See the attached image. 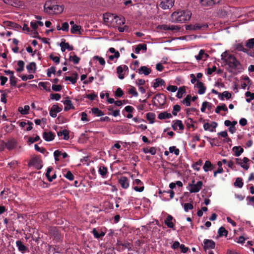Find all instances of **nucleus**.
<instances>
[{
  "mask_svg": "<svg viewBox=\"0 0 254 254\" xmlns=\"http://www.w3.org/2000/svg\"><path fill=\"white\" fill-rule=\"evenodd\" d=\"M191 15V13L189 10L175 11L171 15V21L174 23L184 22L189 20Z\"/></svg>",
  "mask_w": 254,
  "mask_h": 254,
  "instance_id": "1",
  "label": "nucleus"
},
{
  "mask_svg": "<svg viewBox=\"0 0 254 254\" xmlns=\"http://www.w3.org/2000/svg\"><path fill=\"white\" fill-rule=\"evenodd\" d=\"M225 62L230 67L233 68H239V66L240 65V62L235 57L232 55H229L227 59L225 60Z\"/></svg>",
  "mask_w": 254,
  "mask_h": 254,
  "instance_id": "2",
  "label": "nucleus"
},
{
  "mask_svg": "<svg viewBox=\"0 0 254 254\" xmlns=\"http://www.w3.org/2000/svg\"><path fill=\"white\" fill-rule=\"evenodd\" d=\"M246 46L248 51L247 54L251 57H254V49L252 51L251 50L254 47V38H252L247 41Z\"/></svg>",
  "mask_w": 254,
  "mask_h": 254,
  "instance_id": "3",
  "label": "nucleus"
},
{
  "mask_svg": "<svg viewBox=\"0 0 254 254\" xmlns=\"http://www.w3.org/2000/svg\"><path fill=\"white\" fill-rule=\"evenodd\" d=\"M207 24H201L199 23H196L195 24H190L186 26L187 30H190L193 31H197L203 30L207 27Z\"/></svg>",
  "mask_w": 254,
  "mask_h": 254,
  "instance_id": "4",
  "label": "nucleus"
},
{
  "mask_svg": "<svg viewBox=\"0 0 254 254\" xmlns=\"http://www.w3.org/2000/svg\"><path fill=\"white\" fill-rule=\"evenodd\" d=\"M166 96L163 94H158L154 97V99L156 101L154 102V104L156 106L163 105L166 102Z\"/></svg>",
  "mask_w": 254,
  "mask_h": 254,
  "instance_id": "5",
  "label": "nucleus"
},
{
  "mask_svg": "<svg viewBox=\"0 0 254 254\" xmlns=\"http://www.w3.org/2000/svg\"><path fill=\"white\" fill-rule=\"evenodd\" d=\"M189 187L190 189L189 190L190 193L197 192L201 189L202 186V182L201 181H198L196 184H189Z\"/></svg>",
  "mask_w": 254,
  "mask_h": 254,
  "instance_id": "6",
  "label": "nucleus"
},
{
  "mask_svg": "<svg viewBox=\"0 0 254 254\" xmlns=\"http://www.w3.org/2000/svg\"><path fill=\"white\" fill-rule=\"evenodd\" d=\"M42 161L37 156L33 157L29 163V165L34 166L37 169H40L42 168Z\"/></svg>",
  "mask_w": 254,
  "mask_h": 254,
  "instance_id": "7",
  "label": "nucleus"
},
{
  "mask_svg": "<svg viewBox=\"0 0 254 254\" xmlns=\"http://www.w3.org/2000/svg\"><path fill=\"white\" fill-rule=\"evenodd\" d=\"M174 1V0H163L160 2L159 6L163 9H170L173 7Z\"/></svg>",
  "mask_w": 254,
  "mask_h": 254,
  "instance_id": "8",
  "label": "nucleus"
},
{
  "mask_svg": "<svg viewBox=\"0 0 254 254\" xmlns=\"http://www.w3.org/2000/svg\"><path fill=\"white\" fill-rule=\"evenodd\" d=\"M215 247V243L211 240L205 239L203 242V249L206 251V250L214 249Z\"/></svg>",
  "mask_w": 254,
  "mask_h": 254,
  "instance_id": "9",
  "label": "nucleus"
},
{
  "mask_svg": "<svg viewBox=\"0 0 254 254\" xmlns=\"http://www.w3.org/2000/svg\"><path fill=\"white\" fill-rule=\"evenodd\" d=\"M221 0H200V3L203 6H212L220 2Z\"/></svg>",
  "mask_w": 254,
  "mask_h": 254,
  "instance_id": "10",
  "label": "nucleus"
},
{
  "mask_svg": "<svg viewBox=\"0 0 254 254\" xmlns=\"http://www.w3.org/2000/svg\"><path fill=\"white\" fill-rule=\"evenodd\" d=\"M62 110V108L59 107L58 105H54L50 111V115L51 117L55 118L57 117V114L60 112Z\"/></svg>",
  "mask_w": 254,
  "mask_h": 254,
  "instance_id": "11",
  "label": "nucleus"
},
{
  "mask_svg": "<svg viewBox=\"0 0 254 254\" xmlns=\"http://www.w3.org/2000/svg\"><path fill=\"white\" fill-rule=\"evenodd\" d=\"M43 137L47 141L53 140L55 138V135L51 131H44L43 133Z\"/></svg>",
  "mask_w": 254,
  "mask_h": 254,
  "instance_id": "12",
  "label": "nucleus"
},
{
  "mask_svg": "<svg viewBox=\"0 0 254 254\" xmlns=\"http://www.w3.org/2000/svg\"><path fill=\"white\" fill-rule=\"evenodd\" d=\"M110 17L111 18H114L115 20V22L117 25H123L125 23V19L124 17H120L117 16H115L114 14H110Z\"/></svg>",
  "mask_w": 254,
  "mask_h": 254,
  "instance_id": "13",
  "label": "nucleus"
},
{
  "mask_svg": "<svg viewBox=\"0 0 254 254\" xmlns=\"http://www.w3.org/2000/svg\"><path fill=\"white\" fill-rule=\"evenodd\" d=\"M119 182L124 189H127L129 186V183L127 177L123 176L119 180Z\"/></svg>",
  "mask_w": 254,
  "mask_h": 254,
  "instance_id": "14",
  "label": "nucleus"
},
{
  "mask_svg": "<svg viewBox=\"0 0 254 254\" xmlns=\"http://www.w3.org/2000/svg\"><path fill=\"white\" fill-rule=\"evenodd\" d=\"M64 104L66 105L64 108V110L65 111H67L71 109H74V107L72 105V102L69 100L68 97H66L65 101L64 102Z\"/></svg>",
  "mask_w": 254,
  "mask_h": 254,
  "instance_id": "15",
  "label": "nucleus"
},
{
  "mask_svg": "<svg viewBox=\"0 0 254 254\" xmlns=\"http://www.w3.org/2000/svg\"><path fill=\"white\" fill-rule=\"evenodd\" d=\"M17 145L16 141L14 139H11L6 142V148L9 150L14 149Z\"/></svg>",
  "mask_w": 254,
  "mask_h": 254,
  "instance_id": "16",
  "label": "nucleus"
},
{
  "mask_svg": "<svg viewBox=\"0 0 254 254\" xmlns=\"http://www.w3.org/2000/svg\"><path fill=\"white\" fill-rule=\"evenodd\" d=\"M51 235L54 237V239L57 241H59L61 239V234L59 232L56 228L53 229L51 231Z\"/></svg>",
  "mask_w": 254,
  "mask_h": 254,
  "instance_id": "17",
  "label": "nucleus"
},
{
  "mask_svg": "<svg viewBox=\"0 0 254 254\" xmlns=\"http://www.w3.org/2000/svg\"><path fill=\"white\" fill-rule=\"evenodd\" d=\"M139 74H144L145 75H147L151 72V69L150 68H148L145 66H142L139 69H138Z\"/></svg>",
  "mask_w": 254,
  "mask_h": 254,
  "instance_id": "18",
  "label": "nucleus"
},
{
  "mask_svg": "<svg viewBox=\"0 0 254 254\" xmlns=\"http://www.w3.org/2000/svg\"><path fill=\"white\" fill-rule=\"evenodd\" d=\"M196 86L199 89L198 93L199 94H203L204 93L206 88L202 82L197 81V83L196 84Z\"/></svg>",
  "mask_w": 254,
  "mask_h": 254,
  "instance_id": "19",
  "label": "nucleus"
},
{
  "mask_svg": "<svg viewBox=\"0 0 254 254\" xmlns=\"http://www.w3.org/2000/svg\"><path fill=\"white\" fill-rule=\"evenodd\" d=\"M60 46L61 47L62 52H64L65 49H67L69 51H72L73 49L72 46H70L68 43H65L64 42H62L60 43Z\"/></svg>",
  "mask_w": 254,
  "mask_h": 254,
  "instance_id": "20",
  "label": "nucleus"
},
{
  "mask_svg": "<svg viewBox=\"0 0 254 254\" xmlns=\"http://www.w3.org/2000/svg\"><path fill=\"white\" fill-rule=\"evenodd\" d=\"M173 218L171 215H168L164 221V223L167 226L168 228H173L174 225L172 222Z\"/></svg>",
  "mask_w": 254,
  "mask_h": 254,
  "instance_id": "21",
  "label": "nucleus"
},
{
  "mask_svg": "<svg viewBox=\"0 0 254 254\" xmlns=\"http://www.w3.org/2000/svg\"><path fill=\"white\" fill-rule=\"evenodd\" d=\"M178 127H179L180 130H183L184 129V126L182 124V121L180 120H176L172 125V127L174 130H177Z\"/></svg>",
  "mask_w": 254,
  "mask_h": 254,
  "instance_id": "22",
  "label": "nucleus"
},
{
  "mask_svg": "<svg viewBox=\"0 0 254 254\" xmlns=\"http://www.w3.org/2000/svg\"><path fill=\"white\" fill-rule=\"evenodd\" d=\"M26 68L29 73H34L36 69V64L34 62H31L27 65Z\"/></svg>",
  "mask_w": 254,
  "mask_h": 254,
  "instance_id": "23",
  "label": "nucleus"
},
{
  "mask_svg": "<svg viewBox=\"0 0 254 254\" xmlns=\"http://www.w3.org/2000/svg\"><path fill=\"white\" fill-rule=\"evenodd\" d=\"M55 2L54 1H52L51 0H49L46 2L44 5V10L46 12H48V10H51L53 7V6L54 5Z\"/></svg>",
  "mask_w": 254,
  "mask_h": 254,
  "instance_id": "24",
  "label": "nucleus"
},
{
  "mask_svg": "<svg viewBox=\"0 0 254 254\" xmlns=\"http://www.w3.org/2000/svg\"><path fill=\"white\" fill-rule=\"evenodd\" d=\"M53 7L51 10H54V12L56 13H61L64 8L63 5H59L56 4V3L53 6Z\"/></svg>",
  "mask_w": 254,
  "mask_h": 254,
  "instance_id": "25",
  "label": "nucleus"
},
{
  "mask_svg": "<svg viewBox=\"0 0 254 254\" xmlns=\"http://www.w3.org/2000/svg\"><path fill=\"white\" fill-rule=\"evenodd\" d=\"M235 49L236 50H238L239 51H242L244 53H246L247 54L248 53L247 49L246 48H245L244 46L241 43H237L235 45Z\"/></svg>",
  "mask_w": 254,
  "mask_h": 254,
  "instance_id": "26",
  "label": "nucleus"
},
{
  "mask_svg": "<svg viewBox=\"0 0 254 254\" xmlns=\"http://www.w3.org/2000/svg\"><path fill=\"white\" fill-rule=\"evenodd\" d=\"M16 244L19 251L22 253H24L27 249V247L23 244L21 241H17L16 243Z\"/></svg>",
  "mask_w": 254,
  "mask_h": 254,
  "instance_id": "27",
  "label": "nucleus"
},
{
  "mask_svg": "<svg viewBox=\"0 0 254 254\" xmlns=\"http://www.w3.org/2000/svg\"><path fill=\"white\" fill-rule=\"evenodd\" d=\"M236 156H239L243 152L244 149L241 146H235L232 148Z\"/></svg>",
  "mask_w": 254,
  "mask_h": 254,
  "instance_id": "28",
  "label": "nucleus"
},
{
  "mask_svg": "<svg viewBox=\"0 0 254 254\" xmlns=\"http://www.w3.org/2000/svg\"><path fill=\"white\" fill-rule=\"evenodd\" d=\"M171 114L168 113L166 112H162L158 115V118L160 120L169 119L171 118Z\"/></svg>",
  "mask_w": 254,
  "mask_h": 254,
  "instance_id": "29",
  "label": "nucleus"
},
{
  "mask_svg": "<svg viewBox=\"0 0 254 254\" xmlns=\"http://www.w3.org/2000/svg\"><path fill=\"white\" fill-rule=\"evenodd\" d=\"M141 50L145 52L147 50V46L145 44H139L135 49V52L138 54Z\"/></svg>",
  "mask_w": 254,
  "mask_h": 254,
  "instance_id": "30",
  "label": "nucleus"
},
{
  "mask_svg": "<svg viewBox=\"0 0 254 254\" xmlns=\"http://www.w3.org/2000/svg\"><path fill=\"white\" fill-rule=\"evenodd\" d=\"M64 135V139L65 140H67L69 139V133L68 131L66 129H64L63 131H59L58 132V135L61 136L62 135Z\"/></svg>",
  "mask_w": 254,
  "mask_h": 254,
  "instance_id": "31",
  "label": "nucleus"
},
{
  "mask_svg": "<svg viewBox=\"0 0 254 254\" xmlns=\"http://www.w3.org/2000/svg\"><path fill=\"white\" fill-rule=\"evenodd\" d=\"M30 109V107L28 105H25L24 107V108L22 107H19L18 111L20 112V113L22 115H26L28 113V111Z\"/></svg>",
  "mask_w": 254,
  "mask_h": 254,
  "instance_id": "32",
  "label": "nucleus"
},
{
  "mask_svg": "<svg viewBox=\"0 0 254 254\" xmlns=\"http://www.w3.org/2000/svg\"><path fill=\"white\" fill-rule=\"evenodd\" d=\"M219 97L221 98V100H224V97H225L227 99H229L231 98V94L229 92L225 91L222 93H219Z\"/></svg>",
  "mask_w": 254,
  "mask_h": 254,
  "instance_id": "33",
  "label": "nucleus"
},
{
  "mask_svg": "<svg viewBox=\"0 0 254 254\" xmlns=\"http://www.w3.org/2000/svg\"><path fill=\"white\" fill-rule=\"evenodd\" d=\"M203 168L205 172H207L209 170L213 169L212 165L209 161H206Z\"/></svg>",
  "mask_w": 254,
  "mask_h": 254,
  "instance_id": "34",
  "label": "nucleus"
},
{
  "mask_svg": "<svg viewBox=\"0 0 254 254\" xmlns=\"http://www.w3.org/2000/svg\"><path fill=\"white\" fill-rule=\"evenodd\" d=\"M221 110H223L225 112L228 111V109L225 104H223L221 106H218L215 109V112L217 114L220 113Z\"/></svg>",
  "mask_w": 254,
  "mask_h": 254,
  "instance_id": "35",
  "label": "nucleus"
},
{
  "mask_svg": "<svg viewBox=\"0 0 254 254\" xmlns=\"http://www.w3.org/2000/svg\"><path fill=\"white\" fill-rule=\"evenodd\" d=\"M186 92L185 87H180L177 95V97L180 99L183 97V94Z\"/></svg>",
  "mask_w": 254,
  "mask_h": 254,
  "instance_id": "36",
  "label": "nucleus"
},
{
  "mask_svg": "<svg viewBox=\"0 0 254 254\" xmlns=\"http://www.w3.org/2000/svg\"><path fill=\"white\" fill-rule=\"evenodd\" d=\"M218 234L220 237L223 236L226 237L228 235V231L225 229V228L221 227L218 230Z\"/></svg>",
  "mask_w": 254,
  "mask_h": 254,
  "instance_id": "37",
  "label": "nucleus"
},
{
  "mask_svg": "<svg viewBox=\"0 0 254 254\" xmlns=\"http://www.w3.org/2000/svg\"><path fill=\"white\" fill-rule=\"evenodd\" d=\"M236 162L237 164L241 165L243 168L246 170H248L249 168V166L247 164H243L241 159L240 158H236Z\"/></svg>",
  "mask_w": 254,
  "mask_h": 254,
  "instance_id": "38",
  "label": "nucleus"
},
{
  "mask_svg": "<svg viewBox=\"0 0 254 254\" xmlns=\"http://www.w3.org/2000/svg\"><path fill=\"white\" fill-rule=\"evenodd\" d=\"M155 115L154 113H148L146 114V118L151 124L154 123V120L155 119Z\"/></svg>",
  "mask_w": 254,
  "mask_h": 254,
  "instance_id": "39",
  "label": "nucleus"
},
{
  "mask_svg": "<svg viewBox=\"0 0 254 254\" xmlns=\"http://www.w3.org/2000/svg\"><path fill=\"white\" fill-rule=\"evenodd\" d=\"M165 81L161 78H158L155 79V82L154 83L153 87L154 88L158 87L159 85H163Z\"/></svg>",
  "mask_w": 254,
  "mask_h": 254,
  "instance_id": "40",
  "label": "nucleus"
},
{
  "mask_svg": "<svg viewBox=\"0 0 254 254\" xmlns=\"http://www.w3.org/2000/svg\"><path fill=\"white\" fill-rule=\"evenodd\" d=\"M18 68L16 69V71L18 72H20L24 69V63L22 61H19L17 63Z\"/></svg>",
  "mask_w": 254,
  "mask_h": 254,
  "instance_id": "41",
  "label": "nucleus"
},
{
  "mask_svg": "<svg viewBox=\"0 0 254 254\" xmlns=\"http://www.w3.org/2000/svg\"><path fill=\"white\" fill-rule=\"evenodd\" d=\"M93 114L96 115L97 116H102L104 115L103 112L97 108H93L92 109Z\"/></svg>",
  "mask_w": 254,
  "mask_h": 254,
  "instance_id": "42",
  "label": "nucleus"
},
{
  "mask_svg": "<svg viewBox=\"0 0 254 254\" xmlns=\"http://www.w3.org/2000/svg\"><path fill=\"white\" fill-rule=\"evenodd\" d=\"M81 27L79 25H73L72 28H71V33L72 34H74L77 33V32H80V30Z\"/></svg>",
  "mask_w": 254,
  "mask_h": 254,
  "instance_id": "43",
  "label": "nucleus"
},
{
  "mask_svg": "<svg viewBox=\"0 0 254 254\" xmlns=\"http://www.w3.org/2000/svg\"><path fill=\"white\" fill-rule=\"evenodd\" d=\"M245 96L247 97H250V98H247L246 99V101L248 102H250L251 100L254 99V93H251L249 91H247L245 93Z\"/></svg>",
  "mask_w": 254,
  "mask_h": 254,
  "instance_id": "44",
  "label": "nucleus"
},
{
  "mask_svg": "<svg viewBox=\"0 0 254 254\" xmlns=\"http://www.w3.org/2000/svg\"><path fill=\"white\" fill-rule=\"evenodd\" d=\"M191 96L190 95H188L187 97L183 100V102L187 106H190V100Z\"/></svg>",
  "mask_w": 254,
  "mask_h": 254,
  "instance_id": "45",
  "label": "nucleus"
},
{
  "mask_svg": "<svg viewBox=\"0 0 254 254\" xmlns=\"http://www.w3.org/2000/svg\"><path fill=\"white\" fill-rule=\"evenodd\" d=\"M234 185H235V186L238 187L240 188H242V187L243 186V183L242 182V179L240 178H237V179L234 183Z\"/></svg>",
  "mask_w": 254,
  "mask_h": 254,
  "instance_id": "46",
  "label": "nucleus"
},
{
  "mask_svg": "<svg viewBox=\"0 0 254 254\" xmlns=\"http://www.w3.org/2000/svg\"><path fill=\"white\" fill-rule=\"evenodd\" d=\"M99 172L100 174L102 176H104L106 175V174L107 173V168L104 166L100 167L99 168Z\"/></svg>",
  "mask_w": 254,
  "mask_h": 254,
  "instance_id": "47",
  "label": "nucleus"
},
{
  "mask_svg": "<svg viewBox=\"0 0 254 254\" xmlns=\"http://www.w3.org/2000/svg\"><path fill=\"white\" fill-rule=\"evenodd\" d=\"M181 110V107L179 105H175L173 107V110L172 111V114L174 116L177 115V112H179Z\"/></svg>",
  "mask_w": 254,
  "mask_h": 254,
  "instance_id": "48",
  "label": "nucleus"
},
{
  "mask_svg": "<svg viewBox=\"0 0 254 254\" xmlns=\"http://www.w3.org/2000/svg\"><path fill=\"white\" fill-rule=\"evenodd\" d=\"M202 164V161L201 160H199L192 165V167L194 169L199 171L200 169L199 166H201Z\"/></svg>",
  "mask_w": 254,
  "mask_h": 254,
  "instance_id": "49",
  "label": "nucleus"
},
{
  "mask_svg": "<svg viewBox=\"0 0 254 254\" xmlns=\"http://www.w3.org/2000/svg\"><path fill=\"white\" fill-rule=\"evenodd\" d=\"M69 60L72 61L75 64H77L79 63L80 58L76 55H74L73 56H70Z\"/></svg>",
  "mask_w": 254,
  "mask_h": 254,
  "instance_id": "50",
  "label": "nucleus"
},
{
  "mask_svg": "<svg viewBox=\"0 0 254 254\" xmlns=\"http://www.w3.org/2000/svg\"><path fill=\"white\" fill-rule=\"evenodd\" d=\"M193 208V205L191 203H186L184 204V209L185 211L188 212L189 210H191Z\"/></svg>",
  "mask_w": 254,
  "mask_h": 254,
  "instance_id": "51",
  "label": "nucleus"
},
{
  "mask_svg": "<svg viewBox=\"0 0 254 254\" xmlns=\"http://www.w3.org/2000/svg\"><path fill=\"white\" fill-rule=\"evenodd\" d=\"M169 151L171 153L174 152L176 155H178L180 153V150L179 149L176 148L175 146L170 147Z\"/></svg>",
  "mask_w": 254,
  "mask_h": 254,
  "instance_id": "52",
  "label": "nucleus"
},
{
  "mask_svg": "<svg viewBox=\"0 0 254 254\" xmlns=\"http://www.w3.org/2000/svg\"><path fill=\"white\" fill-rule=\"evenodd\" d=\"M94 59L98 60L101 65H104L105 64V61L103 58L96 56L94 57Z\"/></svg>",
  "mask_w": 254,
  "mask_h": 254,
  "instance_id": "53",
  "label": "nucleus"
},
{
  "mask_svg": "<svg viewBox=\"0 0 254 254\" xmlns=\"http://www.w3.org/2000/svg\"><path fill=\"white\" fill-rule=\"evenodd\" d=\"M204 55H205L204 51L203 50H201L199 51L198 55L197 56H195V58L197 60H200L203 59V56Z\"/></svg>",
  "mask_w": 254,
  "mask_h": 254,
  "instance_id": "54",
  "label": "nucleus"
},
{
  "mask_svg": "<svg viewBox=\"0 0 254 254\" xmlns=\"http://www.w3.org/2000/svg\"><path fill=\"white\" fill-rule=\"evenodd\" d=\"M61 97V95L58 93L50 94V98L52 100L55 99L57 101H58L60 99Z\"/></svg>",
  "mask_w": 254,
  "mask_h": 254,
  "instance_id": "55",
  "label": "nucleus"
},
{
  "mask_svg": "<svg viewBox=\"0 0 254 254\" xmlns=\"http://www.w3.org/2000/svg\"><path fill=\"white\" fill-rule=\"evenodd\" d=\"M10 83L13 86H15L16 85V78L13 75H11L10 77Z\"/></svg>",
  "mask_w": 254,
  "mask_h": 254,
  "instance_id": "56",
  "label": "nucleus"
},
{
  "mask_svg": "<svg viewBox=\"0 0 254 254\" xmlns=\"http://www.w3.org/2000/svg\"><path fill=\"white\" fill-rule=\"evenodd\" d=\"M50 59L56 64H59L60 61V59L59 57H54L53 54L50 55Z\"/></svg>",
  "mask_w": 254,
  "mask_h": 254,
  "instance_id": "57",
  "label": "nucleus"
},
{
  "mask_svg": "<svg viewBox=\"0 0 254 254\" xmlns=\"http://www.w3.org/2000/svg\"><path fill=\"white\" fill-rule=\"evenodd\" d=\"M40 137L38 135H36L34 138L29 137L28 138V142L30 143H33L36 141H38Z\"/></svg>",
  "mask_w": 254,
  "mask_h": 254,
  "instance_id": "58",
  "label": "nucleus"
},
{
  "mask_svg": "<svg viewBox=\"0 0 254 254\" xmlns=\"http://www.w3.org/2000/svg\"><path fill=\"white\" fill-rule=\"evenodd\" d=\"M52 88L55 91H60L62 89V86L61 85L54 84L52 85Z\"/></svg>",
  "mask_w": 254,
  "mask_h": 254,
  "instance_id": "59",
  "label": "nucleus"
},
{
  "mask_svg": "<svg viewBox=\"0 0 254 254\" xmlns=\"http://www.w3.org/2000/svg\"><path fill=\"white\" fill-rule=\"evenodd\" d=\"M56 72V69H55V67H54V66H52L50 68L48 69V72H47V76L48 77H51V73H54L55 74Z\"/></svg>",
  "mask_w": 254,
  "mask_h": 254,
  "instance_id": "60",
  "label": "nucleus"
},
{
  "mask_svg": "<svg viewBox=\"0 0 254 254\" xmlns=\"http://www.w3.org/2000/svg\"><path fill=\"white\" fill-rule=\"evenodd\" d=\"M64 177L70 181L74 179V176L70 171H68L67 173L64 175Z\"/></svg>",
  "mask_w": 254,
  "mask_h": 254,
  "instance_id": "61",
  "label": "nucleus"
},
{
  "mask_svg": "<svg viewBox=\"0 0 254 254\" xmlns=\"http://www.w3.org/2000/svg\"><path fill=\"white\" fill-rule=\"evenodd\" d=\"M123 94L124 92L123 90L120 88H118L115 92V95L117 97H122Z\"/></svg>",
  "mask_w": 254,
  "mask_h": 254,
  "instance_id": "62",
  "label": "nucleus"
},
{
  "mask_svg": "<svg viewBox=\"0 0 254 254\" xmlns=\"http://www.w3.org/2000/svg\"><path fill=\"white\" fill-rule=\"evenodd\" d=\"M209 103L207 101L204 102L202 103V107L201 108V111L202 112H204L206 108L209 106Z\"/></svg>",
  "mask_w": 254,
  "mask_h": 254,
  "instance_id": "63",
  "label": "nucleus"
},
{
  "mask_svg": "<svg viewBox=\"0 0 254 254\" xmlns=\"http://www.w3.org/2000/svg\"><path fill=\"white\" fill-rule=\"evenodd\" d=\"M128 92L129 94H132L134 96H137L138 93L135 91V89L134 87H132L130 89H129Z\"/></svg>",
  "mask_w": 254,
  "mask_h": 254,
  "instance_id": "64",
  "label": "nucleus"
}]
</instances>
